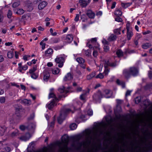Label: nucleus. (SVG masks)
<instances>
[{
  "instance_id": "obj_24",
  "label": "nucleus",
  "mask_w": 152,
  "mask_h": 152,
  "mask_svg": "<svg viewBox=\"0 0 152 152\" xmlns=\"http://www.w3.org/2000/svg\"><path fill=\"white\" fill-rule=\"evenodd\" d=\"M50 75L49 73L48 72L45 71L44 72L43 80L44 81L47 82L48 80Z\"/></svg>"
},
{
  "instance_id": "obj_19",
  "label": "nucleus",
  "mask_w": 152,
  "mask_h": 152,
  "mask_svg": "<svg viewBox=\"0 0 152 152\" xmlns=\"http://www.w3.org/2000/svg\"><path fill=\"white\" fill-rule=\"evenodd\" d=\"M80 5L82 7H86L90 2L89 0H80L79 1Z\"/></svg>"
},
{
  "instance_id": "obj_42",
  "label": "nucleus",
  "mask_w": 152,
  "mask_h": 152,
  "mask_svg": "<svg viewBox=\"0 0 152 152\" xmlns=\"http://www.w3.org/2000/svg\"><path fill=\"white\" fill-rule=\"evenodd\" d=\"M14 54L12 51H8L7 53V56L8 58H12Z\"/></svg>"
},
{
  "instance_id": "obj_4",
  "label": "nucleus",
  "mask_w": 152,
  "mask_h": 152,
  "mask_svg": "<svg viewBox=\"0 0 152 152\" xmlns=\"http://www.w3.org/2000/svg\"><path fill=\"white\" fill-rule=\"evenodd\" d=\"M69 140V137L67 135H64L62 137V142L65 145L64 147L61 148L60 151L61 152H67V145L68 143Z\"/></svg>"
},
{
  "instance_id": "obj_6",
  "label": "nucleus",
  "mask_w": 152,
  "mask_h": 152,
  "mask_svg": "<svg viewBox=\"0 0 152 152\" xmlns=\"http://www.w3.org/2000/svg\"><path fill=\"white\" fill-rule=\"evenodd\" d=\"M97 39L96 38L91 39L87 43V45L90 48H92L94 46H96L97 44Z\"/></svg>"
},
{
  "instance_id": "obj_8",
  "label": "nucleus",
  "mask_w": 152,
  "mask_h": 152,
  "mask_svg": "<svg viewBox=\"0 0 152 152\" xmlns=\"http://www.w3.org/2000/svg\"><path fill=\"white\" fill-rule=\"evenodd\" d=\"M103 97V95L102 94L101 91L99 90L95 93L93 96V99L96 101H99Z\"/></svg>"
},
{
  "instance_id": "obj_38",
  "label": "nucleus",
  "mask_w": 152,
  "mask_h": 152,
  "mask_svg": "<svg viewBox=\"0 0 152 152\" xmlns=\"http://www.w3.org/2000/svg\"><path fill=\"white\" fill-rule=\"evenodd\" d=\"M96 131H97V132L98 131L97 130H96L93 133L95 132ZM91 130H88L86 132V135L88 136L87 137H88L90 138L91 139H93V136H90V134L91 133ZM94 133H93V134ZM98 135H97V136Z\"/></svg>"
},
{
  "instance_id": "obj_64",
  "label": "nucleus",
  "mask_w": 152,
  "mask_h": 152,
  "mask_svg": "<svg viewBox=\"0 0 152 152\" xmlns=\"http://www.w3.org/2000/svg\"><path fill=\"white\" fill-rule=\"evenodd\" d=\"M40 45L42 46V50H44L45 48V44L43 43V41H41L40 43Z\"/></svg>"
},
{
  "instance_id": "obj_56",
  "label": "nucleus",
  "mask_w": 152,
  "mask_h": 152,
  "mask_svg": "<svg viewBox=\"0 0 152 152\" xmlns=\"http://www.w3.org/2000/svg\"><path fill=\"white\" fill-rule=\"evenodd\" d=\"M31 77L34 79H36L38 77V75L35 73H31Z\"/></svg>"
},
{
  "instance_id": "obj_48",
  "label": "nucleus",
  "mask_w": 152,
  "mask_h": 152,
  "mask_svg": "<svg viewBox=\"0 0 152 152\" xmlns=\"http://www.w3.org/2000/svg\"><path fill=\"white\" fill-rule=\"evenodd\" d=\"M106 121L107 122L108 125H110L112 123L113 121L111 118L108 119L107 117L106 118Z\"/></svg>"
},
{
  "instance_id": "obj_36",
  "label": "nucleus",
  "mask_w": 152,
  "mask_h": 152,
  "mask_svg": "<svg viewBox=\"0 0 152 152\" xmlns=\"http://www.w3.org/2000/svg\"><path fill=\"white\" fill-rule=\"evenodd\" d=\"M115 15H116L117 17H120L122 15V12L119 9L116 10L114 12Z\"/></svg>"
},
{
  "instance_id": "obj_14",
  "label": "nucleus",
  "mask_w": 152,
  "mask_h": 152,
  "mask_svg": "<svg viewBox=\"0 0 152 152\" xmlns=\"http://www.w3.org/2000/svg\"><path fill=\"white\" fill-rule=\"evenodd\" d=\"M73 77V75L70 72L67 73L64 78V81L71 80H72Z\"/></svg>"
},
{
  "instance_id": "obj_49",
  "label": "nucleus",
  "mask_w": 152,
  "mask_h": 152,
  "mask_svg": "<svg viewBox=\"0 0 152 152\" xmlns=\"http://www.w3.org/2000/svg\"><path fill=\"white\" fill-rule=\"evenodd\" d=\"M18 131L17 130H16L14 132H12L11 134V136L12 137H14L15 136H18Z\"/></svg>"
},
{
  "instance_id": "obj_17",
  "label": "nucleus",
  "mask_w": 152,
  "mask_h": 152,
  "mask_svg": "<svg viewBox=\"0 0 152 152\" xmlns=\"http://www.w3.org/2000/svg\"><path fill=\"white\" fill-rule=\"evenodd\" d=\"M18 70L20 72H22V70H26L28 68V67L26 65H24V66H22V63H20L18 64Z\"/></svg>"
},
{
  "instance_id": "obj_52",
  "label": "nucleus",
  "mask_w": 152,
  "mask_h": 152,
  "mask_svg": "<svg viewBox=\"0 0 152 152\" xmlns=\"http://www.w3.org/2000/svg\"><path fill=\"white\" fill-rule=\"evenodd\" d=\"M116 83L118 85H121L122 86L123 88H124L125 87V85L124 83L123 82H121L118 79L117 80Z\"/></svg>"
},
{
  "instance_id": "obj_59",
  "label": "nucleus",
  "mask_w": 152,
  "mask_h": 152,
  "mask_svg": "<svg viewBox=\"0 0 152 152\" xmlns=\"http://www.w3.org/2000/svg\"><path fill=\"white\" fill-rule=\"evenodd\" d=\"M151 31L150 30H147L145 31L142 32V34L143 35H147L148 34H151Z\"/></svg>"
},
{
  "instance_id": "obj_47",
  "label": "nucleus",
  "mask_w": 152,
  "mask_h": 152,
  "mask_svg": "<svg viewBox=\"0 0 152 152\" xmlns=\"http://www.w3.org/2000/svg\"><path fill=\"white\" fill-rule=\"evenodd\" d=\"M131 4L129 3H122L121 5L124 8H126L130 6Z\"/></svg>"
},
{
  "instance_id": "obj_22",
  "label": "nucleus",
  "mask_w": 152,
  "mask_h": 152,
  "mask_svg": "<svg viewBox=\"0 0 152 152\" xmlns=\"http://www.w3.org/2000/svg\"><path fill=\"white\" fill-rule=\"evenodd\" d=\"M56 101L55 99H53L49 103L47 104V107L49 110L51 109L54 107Z\"/></svg>"
},
{
  "instance_id": "obj_11",
  "label": "nucleus",
  "mask_w": 152,
  "mask_h": 152,
  "mask_svg": "<svg viewBox=\"0 0 152 152\" xmlns=\"http://www.w3.org/2000/svg\"><path fill=\"white\" fill-rule=\"evenodd\" d=\"M77 61L80 64V66L83 69L86 68V65L85 64V60L82 58H78L76 59Z\"/></svg>"
},
{
  "instance_id": "obj_13",
  "label": "nucleus",
  "mask_w": 152,
  "mask_h": 152,
  "mask_svg": "<svg viewBox=\"0 0 152 152\" xmlns=\"http://www.w3.org/2000/svg\"><path fill=\"white\" fill-rule=\"evenodd\" d=\"M86 14L90 18L93 19L95 16V13L91 10H89L86 11Z\"/></svg>"
},
{
  "instance_id": "obj_58",
  "label": "nucleus",
  "mask_w": 152,
  "mask_h": 152,
  "mask_svg": "<svg viewBox=\"0 0 152 152\" xmlns=\"http://www.w3.org/2000/svg\"><path fill=\"white\" fill-rule=\"evenodd\" d=\"M30 56L29 55H25L23 56V60L25 61L28 60V58H29Z\"/></svg>"
},
{
  "instance_id": "obj_61",
  "label": "nucleus",
  "mask_w": 152,
  "mask_h": 152,
  "mask_svg": "<svg viewBox=\"0 0 152 152\" xmlns=\"http://www.w3.org/2000/svg\"><path fill=\"white\" fill-rule=\"evenodd\" d=\"M104 50L105 52L108 51L109 49V48L108 46V45H104Z\"/></svg>"
},
{
  "instance_id": "obj_15",
  "label": "nucleus",
  "mask_w": 152,
  "mask_h": 152,
  "mask_svg": "<svg viewBox=\"0 0 152 152\" xmlns=\"http://www.w3.org/2000/svg\"><path fill=\"white\" fill-rule=\"evenodd\" d=\"M116 66V62H111L109 61H105L104 64L105 67H107L108 66L111 67H115Z\"/></svg>"
},
{
  "instance_id": "obj_12",
  "label": "nucleus",
  "mask_w": 152,
  "mask_h": 152,
  "mask_svg": "<svg viewBox=\"0 0 152 152\" xmlns=\"http://www.w3.org/2000/svg\"><path fill=\"white\" fill-rule=\"evenodd\" d=\"M94 50L93 53V55L94 57H96L97 56V50H100L99 45V44H97L96 46H94L92 48Z\"/></svg>"
},
{
  "instance_id": "obj_46",
  "label": "nucleus",
  "mask_w": 152,
  "mask_h": 152,
  "mask_svg": "<svg viewBox=\"0 0 152 152\" xmlns=\"http://www.w3.org/2000/svg\"><path fill=\"white\" fill-rule=\"evenodd\" d=\"M59 41V39L58 38H53L51 39V41L52 43H58Z\"/></svg>"
},
{
  "instance_id": "obj_3",
  "label": "nucleus",
  "mask_w": 152,
  "mask_h": 152,
  "mask_svg": "<svg viewBox=\"0 0 152 152\" xmlns=\"http://www.w3.org/2000/svg\"><path fill=\"white\" fill-rule=\"evenodd\" d=\"M71 111V110L69 108L64 107L61 110L60 116L58 118V123L61 124L65 119L67 114Z\"/></svg>"
},
{
  "instance_id": "obj_31",
  "label": "nucleus",
  "mask_w": 152,
  "mask_h": 152,
  "mask_svg": "<svg viewBox=\"0 0 152 152\" xmlns=\"http://www.w3.org/2000/svg\"><path fill=\"white\" fill-rule=\"evenodd\" d=\"M116 38L117 37L115 35L112 34L109 37L108 40L109 41H113L116 40Z\"/></svg>"
},
{
  "instance_id": "obj_1",
  "label": "nucleus",
  "mask_w": 152,
  "mask_h": 152,
  "mask_svg": "<svg viewBox=\"0 0 152 152\" xmlns=\"http://www.w3.org/2000/svg\"><path fill=\"white\" fill-rule=\"evenodd\" d=\"M134 135L136 133H134ZM134 142L136 143V145L135 148L133 147L134 144L132 142H131L132 147L129 149H125V148H121V151L120 152H144V137H142L140 140L137 142L136 136L134 135ZM119 148L116 150H113L112 149H110L109 151H104L103 152H118L119 151Z\"/></svg>"
},
{
  "instance_id": "obj_5",
  "label": "nucleus",
  "mask_w": 152,
  "mask_h": 152,
  "mask_svg": "<svg viewBox=\"0 0 152 152\" xmlns=\"http://www.w3.org/2000/svg\"><path fill=\"white\" fill-rule=\"evenodd\" d=\"M127 37L128 40L131 39L133 35V33L132 28L130 27V24L128 23L126 24Z\"/></svg>"
},
{
  "instance_id": "obj_55",
  "label": "nucleus",
  "mask_w": 152,
  "mask_h": 152,
  "mask_svg": "<svg viewBox=\"0 0 152 152\" xmlns=\"http://www.w3.org/2000/svg\"><path fill=\"white\" fill-rule=\"evenodd\" d=\"M4 16L2 12L0 10V22H2Z\"/></svg>"
},
{
  "instance_id": "obj_57",
  "label": "nucleus",
  "mask_w": 152,
  "mask_h": 152,
  "mask_svg": "<svg viewBox=\"0 0 152 152\" xmlns=\"http://www.w3.org/2000/svg\"><path fill=\"white\" fill-rule=\"evenodd\" d=\"M19 128L22 131H24L26 129H27V126H26L24 125H22L20 126Z\"/></svg>"
},
{
  "instance_id": "obj_50",
  "label": "nucleus",
  "mask_w": 152,
  "mask_h": 152,
  "mask_svg": "<svg viewBox=\"0 0 152 152\" xmlns=\"http://www.w3.org/2000/svg\"><path fill=\"white\" fill-rule=\"evenodd\" d=\"M114 33L117 35L121 34V29L120 28L116 29L114 30Z\"/></svg>"
},
{
  "instance_id": "obj_51",
  "label": "nucleus",
  "mask_w": 152,
  "mask_h": 152,
  "mask_svg": "<svg viewBox=\"0 0 152 152\" xmlns=\"http://www.w3.org/2000/svg\"><path fill=\"white\" fill-rule=\"evenodd\" d=\"M12 14V12L10 10H9L7 14V17L9 18H11Z\"/></svg>"
},
{
  "instance_id": "obj_44",
  "label": "nucleus",
  "mask_w": 152,
  "mask_h": 152,
  "mask_svg": "<svg viewBox=\"0 0 152 152\" xmlns=\"http://www.w3.org/2000/svg\"><path fill=\"white\" fill-rule=\"evenodd\" d=\"M79 144L80 147H81L82 145H83L84 147H87L88 145L86 141L80 143Z\"/></svg>"
},
{
  "instance_id": "obj_29",
  "label": "nucleus",
  "mask_w": 152,
  "mask_h": 152,
  "mask_svg": "<svg viewBox=\"0 0 152 152\" xmlns=\"http://www.w3.org/2000/svg\"><path fill=\"white\" fill-rule=\"evenodd\" d=\"M51 98H53L54 99H55V101L56 102H58L59 101V99H58L56 97L55 94H54L53 92L50 93L49 96H48V98L50 99Z\"/></svg>"
},
{
  "instance_id": "obj_23",
  "label": "nucleus",
  "mask_w": 152,
  "mask_h": 152,
  "mask_svg": "<svg viewBox=\"0 0 152 152\" xmlns=\"http://www.w3.org/2000/svg\"><path fill=\"white\" fill-rule=\"evenodd\" d=\"M66 41L68 43H70L73 39V36L71 34L67 35L66 38Z\"/></svg>"
},
{
  "instance_id": "obj_34",
  "label": "nucleus",
  "mask_w": 152,
  "mask_h": 152,
  "mask_svg": "<svg viewBox=\"0 0 152 152\" xmlns=\"http://www.w3.org/2000/svg\"><path fill=\"white\" fill-rule=\"evenodd\" d=\"M151 45V43H146L143 44L142 45V48L144 49H147L149 48Z\"/></svg>"
},
{
  "instance_id": "obj_45",
  "label": "nucleus",
  "mask_w": 152,
  "mask_h": 152,
  "mask_svg": "<svg viewBox=\"0 0 152 152\" xmlns=\"http://www.w3.org/2000/svg\"><path fill=\"white\" fill-rule=\"evenodd\" d=\"M37 69V66L36 65H35L33 67L32 69H31L29 70V72L30 74L34 73V72Z\"/></svg>"
},
{
  "instance_id": "obj_32",
  "label": "nucleus",
  "mask_w": 152,
  "mask_h": 152,
  "mask_svg": "<svg viewBox=\"0 0 152 152\" xmlns=\"http://www.w3.org/2000/svg\"><path fill=\"white\" fill-rule=\"evenodd\" d=\"M116 54L118 57L120 58L123 56L124 53L121 49H118L117 51Z\"/></svg>"
},
{
  "instance_id": "obj_35",
  "label": "nucleus",
  "mask_w": 152,
  "mask_h": 152,
  "mask_svg": "<svg viewBox=\"0 0 152 152\" xmlns=\"http://www.w3.org/2000/svg\"><path fill=\"white\" fill-rule=\"evenodd\" d=\"M84 54L87 56H91V51L90 50L88 49L87 50H84Z\"/></svg>"
},
{
  "instance_id": "obj_16",
  "label": "nucleus",
  "mask_w": 152,
  "mask_h": 152,
  "mask_svg": "<svg viewBox=\"0 0 152 152\" xmlns=\"http://www.w3.org/2000/svg\"><path fill=\"white\" fill-rule=\"evenodd\" d=\"M31 137V134L29 133H26L25 135L20 137V139L23 141H26L28 140Z\"/></svg>"
},
{
  "instance_id": "obj_37",
  "label": "nucleus",
  "mask_w": 152,
  "mask_h": 152,
  "mask_svg": "<svg viewBox=\"0 0 152 152\" xmlns=\"http://www.w3.org/2000/svg\"><path fill=\"white\" fill-rule=\"evenodd\" d=\"M135 52V50H130L129 49H126L125 50L124 52L125 54L127 55V54H131Z\"/></svg>"
},
{
  "instance_id": "obj_9",
  "label": "nucleus",
  "mask_w": 152,
  "mask_h": 152,
  "mask_svg": "<svg viewBox=\"0 0 152 152\" xmlns=\"http://www.w3.org/2000/svg\"><path fill=\"white\" fill-rule=\"evenodd\" d=\"M144 119L147 121H148L150 119H151L152 116V110L151 109L150 111H145V113L143 114Z\"/></svg>"
},
{
  "instance_id": "obj_18",
  "label": "nucleus",
  "mask_w": 152,
  "mask_h": 152,
  "mask_svg": "<svg viewBox=\"0 0 152 152\" xmlns=\"http://www.w3.org/2000/svg\"><path fill=\"white\" fill-rule=\"evenodd\" d=\"M53 53V50L52 49L50 48L45 51V56L46 57H51Z\"/></svg>"
},
{
  "instance_id": "obj_60",
  "label": "nucleus",
  "mask_w": 152,
  "mask_h": 152,
  "mask_svg": "<svg viewBox=\"0 0 152 152\" xmlns=\"http://www.w3.org/2000/svg\"><path fill=\"white\" fill-rule=\"evenodd\" d=\"M5 99L4 97H1L0 98V102L1 103H4L5 102Z\"/></svg>"
},
{
  "instance_id": "obj_20",
  "label": "nucleus",
  "mask_w": 152,
  "mask_h": 152,
  "mask_svg": "<svg viewBox=\"0 0 152 152\" xmlns=\"http://www.w3.org/2000/svg\"><path fill=\"white\" fill-rule=\"evenodd\" d=\"M69 89L62 86L58 89V91L61 93L66 94L68 92Z\"/></svg>"
},
{
  "instance_id": "obj_40",
  "label": "nucleus",
  "mask_w": 152,
  "mask_h": 152,
  "mask_svg": "<svg viewBox=\"0 0 152 152\" xmlns=\"http://www.w3.org/2000/svg\"><path fill=\"white\" fill-rule=\"evenodd\" d=\"M60 69L58 68H56L52 70V73L53 74H57L60 72Z\"/></svg>"
},
{
  "instance_id": "obj_7",
  "label": "nucleus",
  "mask_w": 152,
  "mask_h": 152,
  "mask_svg": "<svg viewBox=\"0 0 152 152\" xmlns=\"http://www.w3.org/2000/svg\"><path fill=\"white\" fill-rule=\"evenodd\" d=\"M55 61L57 64H58V66L61 68L63 66L65 60L63 57H58L55 59Z\"/></svg>"
},
{
  "instance_id": "obj_54",
  "label": "nucleus",
  "mask_w": 152,
  "mask_h": 152,
  "mask_svg": "<svg viewBox=\"0 0 152 152\" xmlns=\"http://www.w3.org/2000/svg\"><path fill=\"white\" fill-rule=\"evenodd\" d=\"M144 104L145 108H146L150 104V103L148 100H145L144 102Z\"/></svg>"
},
{
  "instance_id": "obj_39",
  "label": "nucleus",
  "mask_w": 152,
  "mask_h": 152,
  "mask_svg": "<svg viewBox=\"0 0 152 152\" xmlns=\"http://www.w3.org/2000/svg\"><path fill=\"white\" fill-rule=\"evenodd\" d=\"M81 19L83 22H84L87 21L88 18L86 15L83 14L81 15Z\"/></svg>"
},
{
  "instance_id": "obj_33",
  "label": "nucleus",
  "mask_w": 152,
  "mask_h": 152,
  "mask_svg": "<svg viewBox=\"0 0 152 152\" xmlns=\"http://www.w3.org/2000/svg\"><path fill=\"white\" fill-rule=\"evenodd\" d=\"M96 75L95 72H93L89 75H87L86 78L88 80H89L91 79L94 77Z\"/></svg>"
},
{
  "instance_id": "obj_41",
  "label": "nucleus",
  "mask_w": 152,
  "mask_h": 152,
  "mask_svg": "<svg viewBox=\"0 0 152 152\" xmlns=\"http://www.w3.org/2000/svg\"><path fill=\"white\" fill-rule=\"evenodd\" d=\"M24 12V10L22 9H19L18 10L16 13L18 15H22Z\"/></svg>"
},
{
  "instance_id": "obj_62",
  "label": "nucleus",
  "mask_w": 152,
  "mask_h": 152,
  "mask_svg": "<svg viewBox=\"0 0 152 152\" xmlns=\"http://www.w3.org/2000/svg\"><path fill=\"white\" fill-rule=\"evenodd\" d=\"M50 32L51 34L53 36H55L57 34V33L56 32L53 33V30L52 28H50Z\"/></svg>"
},
{
  "instance_id": "obj_27",
  "label": "nucleus",
  "mask_w": 152,
  "mask_h": 152,
  "mask_svg": "<svg viewBox=\"0 0 152 152\" xmlns=\"http://www.w3.org/2000/svg\"><path fill=\"white\" fill-rule=\"evenodd\" d=\"M7 129V127L5 126H0V136L3 135Z\"/></svg>"
},
{
  "instance_id": "obj_43",
  "label": "nucleus",
  "mask_w": 152,
  "mask_h": 152,
  "mask_svg": "<svg viewBox=\"0 0 152 152\" xmlns=\"http://www.w3.org/2000/svg\"><path fill=\"white\" fill-rule=\"evenodd\" d=\"M70 128L72 130L75 129L77 127V125L76 124L73 123L70 125Z\"/></svg>"
},
{
  "instance_id": "obj_63",
  "label": "nucleus",
  "mask_w": 152,
  "mask_h": 152,
  "mask_svg": "<svg viewBox=\"0 0 152 152\" xmlns=\"http://www.w3.org/2000/svg\"><path fill=\"white\" fill-rule=\"evenodd\" d=\"M115 20L118 22H121L122 21V19L119 17H117L115 18Z\"/></svg>"
},
{
  "instance_id": "obj_21",
  "label": "nucleus",
  "mask_w": 152,
  "mask_h": 152,
  "mask_svg": "<svg viewBox=\"0 0 152 152\" xmlns=\"http://www.w3.org/2000/svg\"><path fill=\"white\" fill-rule=\"evenodd\" d=\"M21 103L27 106H28L31 105V102L30 100H28L26 99L21 100Z\"/></svg>"
},
{
  "instance_id": "obj_2",
  "label": "nucleus",
  "mask_w": 152,
  "mask_h": 152,
  "mask_svg": "<svg viewBox=\"0 0 152 152\" xmlns=\"http://www.w3.org/2000/svg\"><path fill=\"white\" fill-rule=\"evenodd\" d=\"M139 74V70L134 67H131L128 69H125L123 70V74L125 78L128 79L132 76L135 77Z\"/></svg>"
},
{
  "instance_id": "obj_28",
  "label": "nucleus",
  "mask_w": 152,
  "mask_h": 152,
  "mask_svg": "<svg viewBox=\"0 0 152 152\" xmlns=\"http://www.w3.org/2000/svg\"><path fill=\"white\" fill-rule=\"evenodd\" d=\"M36 127V125L35 123H30L27 126V129L28 130H34Z\"/></svg>"
},
{
  "instance_id": "obj_25",
  "label": "nucleus",
  "mask_w": 152,
  "mask_h": 152,
  "mask_svg": "<svg viewBox=\"0 0 152 152\" xmlns=\"http://www.w3.org/2000/svg\"><path fill=\"white\" fill-rule=\"evenodd\" d=\"M110 91L108 89H105L104 90L102 94L104 96V97L106 98H108L110 97V96H108V95H110Z\"/></svg>"
},
{
  "instance_id": "obj_53",
  "label": "nucleus",
  "mask_w": 152,
  "mask_h": 152,
  "mask_svg": "<svg viewBox=\"0 0 152 152\" xmlns=\"http://www.w3.org/2000/svg\"><path fill=\"white\" fill-rule=\"evenodd\" d=\"M104 77V76L102 73H100L95 77V78H100V79H103Z\"/></svg>"
},
{
  "instance_id": "obj_30",
  "label": "nucleus",
  "mask_w": 152,
  "mask_h": 152,
  "mask_svg": "<svg viewBox=\"0 0 152 152\" xmlns=\"http://www.w3.org/2000/svg\"><path fill=\"white\" fill-rule=\"evenodd\" d=\"M22 111V109L21 108H16L15 109V114L18 116L21 117V115L20 114V113Z\"/></svg>"
},
{
  "instance_id": "obj_10",
  "label": "nucleus",
  "mask_w": 152,
  "mask_h": 152,
  "mask_svg": "<svg viewBox=\"0 0 152 152\" xmlns=\"http://www.w3.org/2000/svg\"><path fill=\"white\" fill-rule=\"evenodd\" d=\"M93 139H91L90 138L87 137L86 139V141L87 142V143L88 145H90L91 142V140H94L97 139V131H96L95 132H94L93 134Z\"/></svg>"
},
{
  "instance_id": "obj_26",
  "label": "nucleus",
  "mask_w": 152,
  "mask_h": 152,
  "mask_svg": "<svg viewBox=\"0 0 152 152\" xmlns=\"http://www.w3.org/2000/svg\"><path fill=\"white\" fill-rule=\"evenodd\" d=\"M47 3L45 1H42L38 6V8L39 10H42L47 5Z\"/></svg>"
}]
</instances>
